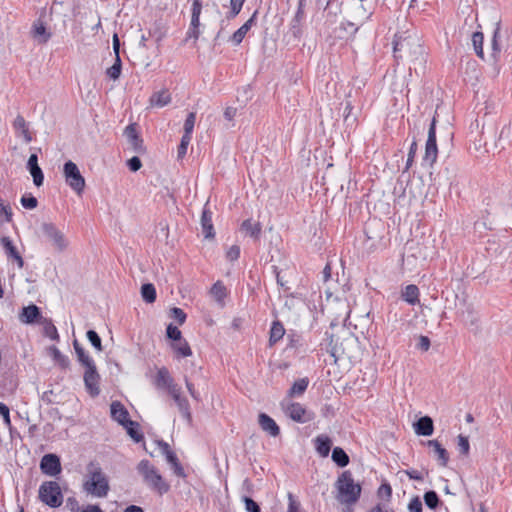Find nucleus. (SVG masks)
Returning a JSON list of instances; mask_svg holds the SVG:
<instances>
[{
	"mask_svg": "<svg viewBox=\"0 0 512 512\" xmlns=\"http://www.w3.org/2000/svg\"><path fill=\"white\" fill-rule=\"evenodd\" d=\"M457 447H458L460 454L467 455L469 453V448H470L468 438L466 436L459 435Z\"/></svg>",
	"mask_w": 512,
	"mask_h": 512,
	"instance_id": "864d4df0",
	"label": "nucleus"
},
{
	"mask_svg": "<svg viewBox=\"0 0 512 512\" xmlns=\"http://www.w3.org/2000/svg\"><path fill=\"white\" fill-rule=\"evenodd\" d=\"M184 382H185V386L190 394V396L195 400V401H199L200 400V394L198 393V391L195 389V386L194 384L188 379V377H184Z\"/></svg>",
	"mask_w": 512,
	"mask_h": 512,
	"instance_id": "13d9d810",
	"label": "nucleus"
},
{
	"mask_svg": "<svg viewBox=\"0 0 512 512\" xmlns=\"http://www.w3.org/2000/svg\"><path fill=\"white\" fill-rule=\"evenodd\" d=\"M87 477L89 480H105V477L102 473V469L98 463L91 462L88 464L87 469Z\"/></svg>",
	"mask_w": 512,
	"mask_h": 512,
	"instance_id": "ea45409f",
	"label": "nucleus"
},
{
	"mask_svg": "<svg viewBox=\"0 0 512 512\" xmlns=\"http://www.w3.org/2000/svg\"><path fill=\"white\" fill-rule=\"evenodd\" d=\"M40 236L58 253L64 252L69 241L65 234L53 223L43 222L39 227Z\"/></svg>",
	"mask_w": 512,
	"mask_h": 512,
	"instance_id": "f03ea898",
	"label": "nucleus"
},
{
	"mask_svg": "<svg viewBox=\"0 0 512 512\" xmlns=\"http://www.w3.org/2000/svg\"><path fill=\"white\" fill-rule=\"evenodd\" d=\"M171 315L180 325H182L186 320V314L184 313V311L181 308H178V307L172 308Z\"/></svg>",
	"mask_w": 512,
	"mask_h": 512,
	"instance_id": "052dcab7",
	"label": "nucleus"
},
{
	"mask_svg": "<svg viewBox=\"0 0 512 512\" xmlns=\"http://www.w3.org/2000/svg\"><path fill=\"white\" fill-rule=\"evenodd\" d=\"M83 490L93 497H105L109 491L108 482H84Z\"/></svg>",
	"mask_w": 512,
	"mask_h": 512,
	"instance_id": "a211bd4d",
	"label": "nucleus"
},
{
	"mask_svg": "<svg viewBox=\"0 0 512 512\" xmlns=\"http://www.w3.org/2000/svg\"><path fill=\"white\" fill-rule=\"evenodd\" d=\"M122 426L126 429L128 435L134 441L140 442L143 439V435L136 430V427L138 426V423L130 420L127 423H125L124 425H122Z\"/></svg>",
	"mask_w": 512,
	"mask_h": 512,
	"instance_id": "c03bdc74",
	"label": "nucleus"
},
{
	"mask_svg": "<svg viewBox=\"0 0 512 512\" xmlns=\"http://www.w3.org/2000/svg\"><path fill=\"white\" fill-rule=\"evenodd\" d=\"M202 10V3L201 0H194L192 4V16H191V27H198L200 26V14Z\"/></svg>",
	"mask_w": 512,
	"mask_h": 512,
	"instance_id": "79ce46f5",
	"label": "nucleus"
},
{
	"mask_svg": "<svg viewBox=\"0 0 512 512\" xmlns=\"http://www.w3.org/2000/svg\"><path fill=\"white\" fill-rule=\"evenodd\" d=\"M213 298L221 305L224 304V298L227 295V289L221 281H217L210 290Z\"/></svg>",
	"mask_w": 512,
	"mask_h": 512,
	"instance_id": "473e14b6",
	"label": "nucleus"
},
{
	"mask_svg": "<svg viewBox=\"0 0 512 512\" xmlns=\"http://www.w3.org/2000/svg\"><path fill=\"white\" fill-rule=\"evenodd\" d=\"M166 334L169 339H172L175 341H178L182 339V333L178 329V327L174 326L173 324H169L166 329Z\"/></svg>",
	"mask_w": 512,
	"mask_h": 512,
	"instance_id": "6e6d98bb",
	"label": "nucleus"
},
{
	"mask_svg": "<svg viewBox=\"0 0 512 512\" xmlns=\"http://www.w3.org/2000/svg\"><path fill=\"white\" fill-rule=\"evenodd\" d=\"M111 417L120 425H124L129 419V413L124 405L119 401H113L110 405Z\"/></svg>",
	"mask_w": 512,
	"mask_h": 512,
	"instance_id": "aec40b11",
	"label": "nucleus"
},
{
	"mask_svg": "<svg viewBox=\"0 0 512 512\" xmlns=\"http://www.w3.org/2000/svg\"><path fill=\"white\" fill-rule=\"evenodd\" d=\"M48 351L54 362L57 363L60 367L67 368L69 366L68 357L63 355L57 347L51 346L49 347Z\"/></svg>",
	"mask_w": 512,
	"mask_h": 512,
	"instance_id": "e433bc0d",
	"label": "nucleus"
},
{
	"mask_svg": "<svg viewBox=\"0 0 512 512\" xmlns=\"http://www.w3.org/2000/svg\"><path fill=\"white\" fill-rule=\"evenodd\" d=\"M124 135L136 153H143L145 151L143 140L138 135L136 124L128 125L124 130Z\"/></svg>",
	"mask_w": 512,
	"mask_h": 512,
	"instance_id": "f8f14e48",
	"label": "nucleus"
},
{
	"mask_svg": "<svg viewBox=\"0 0 512 512\" xmlns=\"http://www.w3.org/2000/svg\"><path fill=\"white\" fill-rule=\"evenodd\" d=\"M41 317L40 309L36 305L24 307L20 314V321L26 324L36 322Z\"/></svg>",
	"mask_w": 512,
	"mask_h": 512,
	"instance_id": "a878e982",
	"label": "nucleus"
},
{
	"mask_svg": "<svg viewBox=\"0 0 512 512\" xmlns=\"http://www.w3.org/2000/svg\"><path fill=\"white\" fill-rule=\"evenodd\" d=\"M201 227L202 232L205 235V238H213L214 237V228L212 223V213L207 209V205H205L202 215H201Z\"/></svg>",
	"mask_w": 512,
	"mask_h": 512,
	"instance_id": "b1692460",
	"label": "nucleus"
},
{
	"mask_svg": "<svg viewBox=\"0 0 512 512\" xmlns=\"http://www.w3.org/2000/svg\"><path fill=\"white\" fill-rule=\"evenodd\" d=\"M63 175L66 183L71 187V189H73L77 194H81L83 192L85 179L74 162L69 160L64 164Z\"/></svg>",
	"mask_w": 512,
	"mask_h": 512,
	"instance_id": "39448f33",
	"label": "nucleus"
},
{
	"mask_svg": "<svg viewBox=\"0 0 512 512\" xmlns=\"http://www.w3.org/2000/svg\"><path fill=\"white\" fill-rule=\"evenodd\" d=\"M227 258L231 261H235L240 256V248L237 245H233L229 248L226 254Z\"/></svg>",
	"mask_w": 512,
	"mask_h": 512,
	"instance_id": "69168bd1",
	"label": "nucleus"
},
{
	"mask_svg": "<svg viewBox=\"0 0 512 512\" xmlns=\"http://www.w3.org/2000/svg\"><path fill=\"white\" fill-rule=\"evenodd\" d=\"M394 57L409 58L412 62H424V50L420 39L415 34H409L405 37L398 36L394 41Z\"/></svg>",
	"mask_w": 512,
	"mask_h": 512,
	"instance_id": "f257e3e1",
	"label": "nucleus"
},
{
	"mask_svg": "<svg viewBox=\"0 0 512 512\" xmlns=\"http://www.w3.org/2000/svg\"><path fill=\"white\" fill-rule=\"evenodd\" d=\"M78 361L83 365L85 368L92 366L95 364L94 360L86 353L84 348L78 343L77 340L73 343Z\"/></svg>",
	"mask_w": 512,
	"mask_h": 512,
	"instance_id": "7c9ffc66",
	"label": "nucleus"
},
{
	"mask_svg": "<svg viewBox=\"0 0 512 512\" xmlns=\"http://www.w3.org/2000/svg\"><path fill=\"white\" fill-rule=\"evenodd\" d=\"M39 498L50 507L56 508L61 506L63 495L58 482H43L39 489Z\"/></svg>",
	"mask_w": 512,
	"mask_h": 512,
	"instance_id": "20e7f679",
	"label": "nucleus"
},
{
	"mask_svg": "<svg viewBox=\"0 0 512 512\" xmlns=\"http://www.w3.org/2000/svg\"><path fill=\"white\" fill-rule=\"evenodd\" d=\"M332 460L340 467H345L349 463V456L340 447H335L332 451Z\"/></svg>",
	"mask_w": 512,
	"mask_h": 512,
	"instance_id": "58836bf2",
	"label": "nucleus"
},
{
	"mask_svg": "<svg viewBox=\"0 0 512 512\" xmlns=\"http://www.w3.org/2000/svg\"><path fill=\"white\" fill-rule=\"evenodd\" d=\"M21 204L26 209H34L37 207L38 201L34 196H23L21 198Z\"/></svg>",
	"mask_w": 512,
	"mask_h": 512,
	"instance_id": "bf43d9fd",
	"label": "nucleus"
},
{
	"mask_svg": "<svg viewBox=\"0 0 512 512\" xmlns=\"http://www.w3.org/2000/svg\"><path fill=\"white\" fill-rule=\"evenodd\" d=\"M154 383L158 389H165L166 391L176 384L166 367L158 369Z\"/></svg>",
	"mask_w": 512,
	"mask_h": 512,
	"instance_id": "2eb2a0df",
	"label": "nucleus"
},
{
	"mask_svg": "<svg viewBox=\"0 0 512 512\" xmlns=\"http://www.w3.org/2000/svg\"><path fill=\"white\" fill-rule=\"evenodd\" d=\"M427 445L430 448L431 455L440 465L445 466L449 459L447 450L437 440H429L427 441Z\"/></svg>",
	"mask_w": 512,
	"mask_h": 512,
	"instance_id": "f3484780",
	"label": "nucleus"
},
{
	"mask_svg": "<svg viewBox=\"0 0 512 512\" xmlns=\"http://www.w3.org/2000/svg\"><path fill=\"white\" fill-rule=\"evenodd\" d=\"M40 468L44 474L50 477L57 476L61 472L60 459L55 454H46L40 462Z\"/></svg>",
	"mask_w": 512,
	"mask_h": 512,
	"instance_id": "9b49d317",
	"label": "nucleus"
},
{
	"mask_svg": "<svg viewBox=\"0 0 512 512\" xmlns=\"http://www.w3.org/2000/svg\"><path fill=\"white\" fill-rule=\"evenodd\" d=\"M414 431L419 436H430L434 431L433 420L429 416H423L413 424Z\"/></svg>",
	"mask_w": 512,
	"mask_h": 512,
	"instance_id": "412c9836",
	"label": "nucleus"
},
{
	"mask_svg": "<svg viewBox=\"0 0 512 512\" xmlns=\"http://www.w3.org/2000/svg\"><path fill=\"white\" fill-rule=\"evenodd\" d=\"M45 335L48 336L49 338H51L52 340H58V338H59L56 327L51 323H49L45 327Z\"/></svg>",
	"mask_w": 512,
	"mask_h": 512,
	"instance_id": "338daca9",
	"label": "nucleus"
},
{
	"mask_svg": "<svg viewBox=\"0 0 512 512\" xmlns=\"http://www.w3.org/2000/svg\"><path fill=\"white\" fill-rule=\"evenodd\" d=\"M106 74L109 78L113 80H117L120 77L121 74V59L120 56L117 55L115 59V63L107 69Z\"/></svg>",
	"mask_w": 512,
	"mask_h": 512,
	"instance_id": "49530a36",
	"label": "nucleus"
},
{
	"mask_svg": "<svg viewBox=\"0 0 512 512\" xmlns=\"http://www.w3.org/2000/svg\"><path fill=\"white\" fill-rule=\"evenodd\" d=\"M262 227L259 222H254L251 219L244 220L240 226V231L254 239H258L261 233Z\"/></svg>",
	"mask_w": 512,
	"mask_h": 512,
	"instance_id": "393cba45",
	"label": "nucleus"
},
{
	"mask_svg": "<svg viewBox=\"0 0 512 512\" xmlns=\"http://www.w3.org/2000/svg\"><path fill=\"white\" fill-rule=\"evenodd\" d=\"M177 357H189L192 355V350L185 339L175 341L171 345Z\"/></svg>",
	"mask_w": 512,
	"mask_h": 512,
	"instance_id": "2f4dec72",
	"label": "nucleus"
},
{
	"mask_svg": "<svg viewBox=\"0 0 512 512\" xmlns=\"http://www.w3.org/2000/svg\"><path fill=\"white\" fill-rule=\"evenodd\" d=\"M127 165L132 172H136L142 167L141 160L137 156H134L131 159H129Z\"/></svg>",
	"mask_w": 512,
	"mask_h": 512,
	"instance_id": "0e129e2a",
	"label": "nucleus"
},
{
	"mask_svg": "<svg viewBox=\"0 0 512 512\" xmlns=\"http://www.w3.org/2000/svg\"><path fill=\"white\" fill-rule=\"evenodd\" d=\"M437 156L438 148L436 144V119L433 118L428 131V138L425 145L423 161L432 166L436 162Z\"/></svg>",
	"mask_w": 512,
	"mask_h": 512,
	"instance_id": "1a4fd4ad",
	"label": "nucleus"
},
{
	"mask_svg": "<svg viewBox=\"0 0 512 512\" xmlns=\"http://www.w3.org/2000/svg\"><path fill=\"white\" fill-rule=\"evenodd\" d=\"M258 423L261 429L267 432L270 436L277 437L280 434L279 426L269 415L260 413L258 416Z\"/></svg>",
	"mask_w": 512,
	"mask_h": 512,
	"instance_id": "6ab92c4d",
	"label": "nucleus"
},
{
	"mask_svg": "<svg viewBox=\"0 0 512 512\" xmlns=\"http://www.w3.org/2000/svg\"><path fill=\"white\" fill-rule=\"evenodd\" d=\"M416 151H417V142L415 140H413V142L410 145V149H409V153H408V158H407V162H406V170H408L411 167L414 157H415V154H416Z\"/></svg>",
	"mask_w": 512,
	"mask_h": 512,
	"instance_id": "680f3d73",
	"label": "nucleus"
},
{
	"mask_svg": "<svg viewBox=\"0 0 512 512\" xmlns=\"http://www.w3.org/2000/svg\"><path fill=\"white\" fill-rule=\"evenodd\" d=\"M13 128L18 136H22L26 143L32 141V135L29 131L28 124L23 116L17 115L13 121Z\"/></svg>",
	"mask_w": 512,
	"mask_h": 512,
	"instance_id": "5701e85b",
	"label": "nucleus"
},
{
	"mask_svg": "<svg viewBox=\"0 0 512 512\" xmlns=\"http://www.w3.org/2000/svg\"><path fill=\"white\" fill-rule=\"evenodd\" d=\"M191 141V135L183 134L180 145L178 147V157L182 158L187 153L188 145Z\"/></svg>",
	"mask_w": 512,
	"mask_h": 512,
	"instance_id": "3c124183",
	"label": "nucleus"
},
{
	"mask_svg": "<svg viewBox=\"0 0 512 512\" xmlns=\"http://www.w3.org/2000/svg\"><path fill=\"white\" fill-rule=\"evenodd\" d=\"M256 12L230 37V42L233 45H239L251 27L255 24Z\"/></svg>",
	"mask_w": 512,
	"mask_h": 512,
	"instance_id": "4be33fe9",
	"label": "nucleus"
},
{
	"mask_svg": "<svg viewBox=\"0 0 512 512\" xmlns=\"http://www.w3.org/2000/svg\"><path fill=\"white\" fill-rule=\"evenodd\" d=\"M304 3L305 0H299L298 9L294 18L291 21V32L295 37H299L301 34L300 24L304 18Z\"/></svg>",
	"mask_w": 512,
	"mask_h": 512,
	"instance_id": "bb28decb",
	"label": "nucleus"
},
{
	"mask_svg": "<svg viewBox=\"0 0 512 512\" xmlns=\"http://www.w3.org/2000/svg\"><path fill=\"white\" fill-rule=\"evenodd\" d=\"M243 501L247 512H260L258 504L251 498L245 496L243 497Z\"/></svg>",
	"mask_w": 512,
	"mask_h": 512,
	"instance_id": "e2e57ef3",
	"label": "nucleus"
},
{
	"mask_svg": "<svg viewBox=\"0 0 512 512\" xmlns=\"http://www.w3.org/2000/svg\"><path fill=\"white\" fill-rule=\"evenodd\" d=\"M308 384H309V381L307 378H301V379L296 380L294 382V384L292 385V387L290 388L288 395L290 397L302 395L305 392V390L307 389Z\"/></svg>",
	"mask_w": 512,
	"mask_h": 512,
	"instance_id": "4c0bfd02",
	"label": "nucleus"
},
{
	"mask_svg": "<svg viewBox=\"0 0 512 512\" xmlns=\"http://www.w3.org/2000/svg\"><path fill=\"white\" fill-rule=\"evenodd\" d=\"M138 470L144 476L145 480H161V476L157 475L148 461H141Z\"/></svg>",
	"mask_w": 512,
	"mask_h": 512,
	"instance_id": "f704fd0d",
	"label": "nucleus"
},
{
	"mask_svg": "<svg viewBox=\"0 0 512 512\" xmlns=\"http://www.w3.org/2000/svg\"><path fill=\"white\" fill-rule=\"evenodd\" d=\"M284 334H285V329H284L283 325L278 321L273 322L272 327L270 329V338H269L270 345H274L277 341L282 339Z\"/></svg>",
	"mask_w": 512,
	"mask_h": 512,
	"instance_id": "c9c22d12",
	"label": "nucleus"
},
{
	"mask_svg": "<svg viewBox=\"0 0 512 512\" xmlns=\"http://www.w3.org/2000/svg\"><path fill=\"white\" fill-rule=\"evenodd\" d=\"M170 397L174 400L178 411L182 415V417L186 420L188 424L192 423V414L190 410V403L188 399L182 394V389L178 384L172 386L171 389L167 391Z\"/></svg>",
	"mask_w": 512,
	"mask_h": 512,
	"instance_id": "6e6552de",
	"label": "nucleus"
},
{
	"mask_svg": "<svg viewBox=\"0 0 512 512\" xmlns=\"http://www.w3.org/2000/svg\"><path fill=\"white\" fill-rule=\"evenodd\" d=\"M316 450L322 457H327L331 450L332 442L328 436L319 435L315 439Z\"/></svg>",
	"mask_w": 512,
	"mask_h": 512,
	"instance_id": "c756f323",
	"label": "nucleus"
},
{
	"mask_svg": "<svg viewBox=\"0 0 512 512\" xmlns=\"http://www.w3.org/2000/svg\"><path fill=\"white\" fill-rule=\"evenodd\" d=\"M12 209L9 204H7L1 197H0V219L4 222H11L12 221Z\"/></svg>",
	"mask_w": 512,
	"mask_h": 512,
	"instance_id": "a18cd8bd",
	"label": "nucleus"
},
{
	"mask_svg": "<svg viewBox=\"0 0 512 512\" xmlns=\"http://www.w3.org/2000/svg\"><path fill=\"white\" fill-rule=\"evenodd\" d=\"M150 489L154 492H157L159 495H163L168 492L170 486L168 482H149Z\"/></svg>",
	"mask_w": 512,
	"mask_h": 512,
	"instance_id": "5fc2aeb1",
	"label": "nucleus"
},
{
	"mask_svg": "<svg viewBox=\"0 0 512 512\" xmlns=\"http://www.w3.org/2000/svg\"><path fill=\"white\" fill-rule=\"evenodd\" d=\"M32 36L38 43L44 44L50 39L51 33L47 31L42 22L38 21L33 25Z\"/></svg>",
	"mask_w": 512,
	"mask_h": 512,
	"instance_id": "cd10ccee",
	"label": "nucleus"
},
{
	"mask_svg": "<svg viewBox=\"0 0 512 512\" xmlns=\"http://www.w3.org/2000/svg\"><path fill=\"white\" fill-rule=\"evenodd\" d=\"M483 40H484V36L481 32L473 33V35H472L473 48H474V51L477 54V56H479L480 58H483V56H484Z\"/></svg>",
	"mask_w": 512,
	"mask_h": 512,
	"instance_id": "37998d69",
	"label": "nucleus"
},
{
	"mask_svg": "<svg viewBox=\"0 0 512 512\" xmlns=\"http://www.w3.org/2000/svg\"><path fill=\"white\" fill-rule=\"evenodd\" d=\"M424 501L429 508L433 509L438 505L439 499L434 491H428L424 495Z\"/></svg>",
	"mask_w": 512,
	"mask_h": 512,
	"instance_id": "603ef678",
	"label": "nucleus"
},
{
	"mask_svg": "<svg viewBox=\"0 0 512 512\" xmlns=\"http://www.w3.org/2000/svg\"><path fill=\"white\" fill-rule=\"evenodd\" d=\"M409 512H422V502L418 498H414L408 505Z\"/></svg>",
	"mask_w": 512,
	"mask_h": 512,
	"instance_id": "774afa93",
	"label": "nucleus"
},
{
	"mask_svg": "<svg viewBox=\"0 0 512 512\" xmlns=\"http://www.w3.org/2000/svg\"><path fill=\"white\" fill-rule=\"evenodd\" d=\"M244 2L245 0H230V11L227 14V18L233 19L236 17L240 13Z\"/></svg>",
	"mask_w": 512,
	"mask_h": 512,
	"instance_id": "de8ad7c7",
	"label": "nucleus"
},
{
	"mask_svg": "<svg viewBox=\"0 0 512 512\" xmlns=\"http://www.w3.org/2000/svg\"><path fill=\"white\" fill-rule=\"evenodd\" d=\"M160 446L162 448L163 453L166 455V459H167L168 463L173 468L175 476L178 478L187 477V475L184 472V469L181 467L180 463L178 462L176 455L170 450L169 445L167 443L161 442Z\"/></svg>",
	"mask_w": 512,
	"mask_h": 512,
	"instance_id": "4468645a",
	"label": "nucleus"
},
{
	"mask_svg": "<svg viewBox=\"0 0 512 512\" xmlns=\"http://www.w3.org/2000/svg\"><path fill=\"white\" fill-rule=\"evenodd\" d=\"M83 380L87 392L92 397H96L100 394V375L95 364L85 368Z\"/></svg>",
	"mask_w": 512,
	"mask_h": 512,
	"instance_id": "9d476101",
	"label": "nucleus"
},
{
	"mask_svg": "<svg viewBox=\"0 0 512 512\" xmlns=\"http://www.w3.org/2000/svg\"><path fill=\"white\" fill-rule=\"evenodd\" d=\"M171 101L170 93L167 90H161L153 93L150 97V105L162 108L168 105Z\"/></svg>",
	"mask_w": 512,
	"mask_h": 512,
	"instance_id": "c85d7f7f",
	"label": "nucleus"
},
{
	"mask_svg": "<svg viewBox=\"0 0 512 512\" xmlns=\"http://www.w3.org/2000/svg\"><path fill=\"white\" fill-rule=\"evenodd\" d=\"M195 121H196V113L195 112H190L187 115V118H186L185 123H184V134L192 135V132H193V129H194V125H195Z\"/></svg>",
	"mask_w": 512,
	"mask_h": 512,
	"instance_id": "8fccbe9b",
	"label": "nucleus"
},
{
	"mask_svg": "<svg viewBox=\"0 0 512 512\" xmlns=\"http://www.w3.org/2000/svg\"><path fill=\"white\" fill-rule=\"evenodd\" d=\"M27 168L33 177V182L37 187H40L43 184L44 175L41 168L38 165V156L36 154H31L29 156L27 162Z\"/></svg>",
	"mask_w": 512,
	"mask_h": 512,
	"instance_id": "dca6fc26",
	"label": "nucleus"
},
{
	"mask_svg": "<svg viewBox=\"0 0 512 512\" xmlns=\"http://www.w3.org/2000/svg\"><path fill=\"white\" fill-rule=\"evenodd\" d=\"M282 407L285 414L295 422L307 423L314 417L313 413L304 408L300 403L288 402L284 400Z\"/></svg>",
	"mask_w": 512,
	"mask_h": 512,
	"instance_id": "0eeeda50",
	"label": "nucleus"
},
{
	"mask_svg": "<svg viewBox=\"0 0 512 512\" xmlns=\"http://www.w3.org/2000/svg\"><path fill=\"white\" fill-rule=\"evenodd\" d=\"M392 494L391 486L384 482L378 489V496L383 500H389Z\"/></svg>",
	"mask_w": 512,
	"mask_h": 512,
	"instance_id": "4d7b16f0",
	"label": "nucleus"
},
{
	"mask_svg": "<svg viewBox=\"0 0 512 512\" xmlns=\"http://www.w3.org/2000/svg\"><path fill=\"white\" fill-rule=\"evenodd\" d=\"M141 296L147 303H153L156 300V289L153 284L146 283L141 287Z\"/></svg>",
	"mask_w": 512,
	"mask_h": 512,
	"instance_id": "a19ab883",
	"label": "nucleus"
},
{
	"mask_svg": "<svg viewBox=\"0 0 512 512\" xmlns=\"http://www.w3.org/2000/svg\"><path fill=\"white\" fill-rule=\"evenodd\" d=\"M402 297L406 302L411 305L416 304L419 301V289L416 285H408L402 292Z\"/></svg>",
	"mask_w": 512,
	"mask_h": 512,
	"instance_id": "72a5a7b5",
	"label": "nucleus"
},
{
	"mask_svg": "<svg viewBox=\"0 0 512 512\" xmlns=\"http://www.w3.org/2000/svg\"><path fill=\"white\" fill-rule=\"evenodd\" d=\"M1 245L7 255L8 258H12L18 265V267L21 269L24 266V260L20 253L17 251L16 247L14 246L12 240L8 236H3L0 239Z\"/></svg>",
	"mask_w": 512,
	"mask_h": 512,
	"instance_id": "ddd939ff",
	"label": "nucleus"
},
{
	"mask_svg": "<svg viewBox=\"0 0 512 512\" xmlns=\"http://www.w3.org/2000/svg\"><path fill=\"white\" fill-rule=\"evenodd\" d=\"M361 494V486L358 482H337L336 499L347 506V512H351L350 505L355 504Z\"/></svg>",
	"mask_w": 512,
	"mask_h": 512,
	"instance_id": "7ed1b4c3",
	"label": "nucleus"
},
{
	"mask_svg": "<svg viewBox=\"0 0 512 512\" xmlns=\"http://www.w3.org/2000/svg\"><path fill=\"white\" fill-rule=\"evenodd\" d=\"M327 309L329 313L334 316L331 325L340 322L345 324L351 311L348 301L342 298H334L332 300H328Z\"/></svg>",
	"mask_w": 512,
	"mask_h": 512,
	"instance_id": "423d86ee",
	"label": "nucleus"
},
{
	"mask_svg": "<svg viewBox=\"0 0 512 512\" xmlns=\"http://www.w3.org/2000/svg\"><path fill=\"white\" fill-rule=\"evenodd\" d=\"M87 338L97 351L103 350L101 338L94 330L87 331Z\"/></svg>",
	"mask_w": 512,
	"mask_h": 512,
	"instance_id": "09e8293b",
	"label": "nucleus"
}]
</instances>
